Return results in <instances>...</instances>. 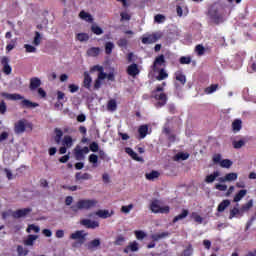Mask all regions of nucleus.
<instances>
[{"mask_svg": "<svg viewBox=\"0 0 256 256\" xmlns=\"http://www.w3.org/2000/svg\"><path fill=\"white\" fill-rule=\"evenodd\" d=\"M207 16L214 25L225 23V8L219 3H214L208 7Z\"/></svg>", "mask_w": 256, "mask_h": 256, "instance_id": "nucleus-1", "label": "nucleus"}, {"mask_svg": "<svg viewBox=\"0 0 256 256\" xmlns=\"http://www.w3.org/2000/svg\"><path fill=\"white\" fill-rule=\"evenodd\" d=\"M0 95L9 101H21L20 106L22 109H35V107H39V103L31 102V100L25 99L21 94H9L7 92H2Z\"/></svg>", "mask_w": 256, "mask_h": 256, "instance_id": "nucleus-2", "label": "nucleus"}, {"mask_svg": "<svg viewBox=\"0 0 256 256\" xmlns=\"http://www.w3.org/2000/svg\"><path fill=\"white\" fill-rule=\"evenodd\" d=\"M98 201L95 199H82L79 200L76 204L71 206V210L74 213H77L83 209L88 211L89 209H93V207L97 206Z\"/></svg>", "mask_w": 256, "mask_h": 256, "instance_id": "nucleus-3", "label": "nucleus"}, {"mask_svg": "<svg viewBox=\"0 0 256 256\" xmlns=\"http://www.w3.org/2000/svg\"><path fill=\"white\" fill-rule=\"evenodd\" d=\"M27 129L32 130L33 129V124L28 123L25 119L18 120L14 124V133L15 135H23Z\"/></svg>", "mask_w": 256, "mask_h": 256, "instance_id": "nucleus-4", "label": "nucleus"}, {"mask_svg": "<svg viewBox=\"0 0 256 256\" xmlns=\"http://www.w3.org/2000/svg\"><path fill=\"white\" fill-rule=\"evenodd\" d=\"M84 233L85 231L83 230H77L70 235L69 239L77 241L72 244V247H79V245H83V243H85V238L87 237V234Z\"/></svg>", "mask_w": 256, "mask_h": 256, "instance_id": "nucleus-5", "label": "nucleus"}, {"mask_svg": "<svg viewBox=\"0 0 256 256\" xmlns=\"http://www.w3.org/2000/svg\"><path fill=\"white\" fill-rule=\"evenodd\" d=\"M150 210L152 213H162V214H169V211H171V208L169 206H163L161 207L159 205V200L155 199L150 203Z\"/></svg>", "mask_w": 256, "mask_h": 256, "instance_id": "nucleus-6", "label": "nucleus"}, {"mask_svg": "<svg viewBox=\"0 0 256 256\" xmlns=\"http://www.w3.org/2000/svg\"><path fill=\"white\" fill-rule=\"evenodd\" d=\"M152 98L155 99V101H158L155 104V107H157V108L165 107L167 105V101L169 99L165 92H161L159 94H152Z\"/></svg>", "mask_w": 256, "mask_h": 256, "instance_id": "nucleus-7", "label": "nucleus"}, {"mask_svg": "<svg viewBox=\"0 0 256 256\" xmlns=\"http://www.w3.org/2000/svg\"><path fill=\"white\" fill-rule=\"evenodd\" d=\"M161 37V34H149L148 36L142 37V43L143 45H151L153 43H157L159 41V38Z\"/></svg>", "mask_w": 256, "mask_h": 256, "instance_id": "nucleus-8", "label": "nucleus"}, {"mask_svg": "<svg viewBox=\"0 0 256 256\" xmlns=\"http://www.w3.org/2000/svg\"><path fill=\"white\" fill-rule=\"evenodd\" d=\"M31 211H33L31 208L18 209L13 212L12 217H14V219H21V217H27Z\"/></svg>", "mask_w": 256, "mask_h": 256, "instance_id": "nucleus-9", "label": "nucleus"}, {"mask_svg": "<svg viewBox=\"0 0 256 256\" xmlns=\"http://www.w3.org/2000/svg\"><path fill=\"white\" fill-rule=\"evenodd\" d=\"M87 153H89V147L87 146H85L82 149H79V148L74 149V154L77 161H81V159H85V155H87Z\"/></svg>", "mask_w": 256, "mask_h": 256, "instance_id": "nucleus-10", "label": "nucleus"}, {"mask_svg": "<svg viewBox=\"0 0 256 256\" xmlns=\"http://www.w3.org/2000/svg\"><path fill=\"white\" fill-rule=\"evenodd\" d=\"M127 73L130 75V77H137L139 73H141V70H139V65L132 63L127 67Z\"/></svg>", "mask_w": 256, "mask_h": 256, "instance_id": "nucleus-11", "label": "nucleus"}, {"mask_svg": "<svg viewBox=\"0 0 256 256\" xmlns=\"http://www.w3.org/2000/svg\"><path fill=\"white\" fill-rule=\"evenodd\" d=\"M1 65H3V68H2L3 73H5V75H11V72L13 71V69L9 65V58L3 57L1 59Z\"/></svg>", "mask_w": 256, "mask_h": 256, "instance_id": "nucleus-12", "label": "nucleus"}, {"mask_svg": "<svg viewBox=\"0 0 256 256\" xmlns=\"http://www.w3.org/2000/svg\"><path fill=\"white\" fill-rule=\"evenodd\" d=\"M80 223L86 227V229H97V227H99V222L90 219H83Z\"/></svg>", "mask_w": 256, "mask_h": 256, "instance_id": "nucleus-13", "label": "nucleus"}, {"mask_svg": "<svg viewBox=\"0 0 256 256\" xmlns=\"http://www.w3.org/2000/svg\"><path fill=\"white\" fill-rule=\"evenodd\" d=\"M162 65H165V55H163V54H161L155 58L153 65H152L153 71H156L157 67H162Z\"/></svg>", "mask_w": 256, "mask_h": 256, "instance_id": "nucleus-14", "label": "nucleus"}, {"mask_svg": "<svg viewBox=\"0 0 256 256\" xmlns=\"http://www.w3.org/2000/svg\"><path fill=\"white\" fill-rule=\"evenodd\" d=\"M39 87H41V79H39L38 77L31 78L30 85H29L30 91H35L39 89Z\"/></svg>", "mask_w": 256, "mask_h": 256, "instance_id": "nucleus-15", "label": "nucleus"}, {"mask_svg": "<svg viewBox=\"0 0 256 256\" xmlns=\"http://www.w3.org/2000/svg\"><path fill=\"white\" fill-rule=\"evenodd\" d=\"M91 83H93V78L89 75V72H84V80H83V87L91 91Z\"/></svg>", "mask_w": 256, "mask_h": 256, "instance_id": "nucleus-16", "label": "nucleus"}, {"mask_svg": "<svg viewBox=\"0 0 256 256\" xmlns=\"http://www.w3.org/2000/svg\"><path fill=\"white\" fill-rule=\"evenodd\" d=\"M100 246H101V240L99 238H96L88 242L86 245L88 251H95V249H97V247H100Z\"/></svg>", "mask_w": 256, "mask_h": 256, "instance_id": "nucleus-17", "label": "nucleus"}, {"mask_svg": "<svg viewBox=\"0 0 256 256\" xmlns=\"http://www.w3.org/2000/svg\"><path fill=\"white\" fill-rule=\"evenodd\" d=\"M89 179H93V176H91L89 173L81 174V172H77L75 174L76 181H89Z\"/></svg>", "mask_w": 256, "mask_h": 256, "instance_id": "nucleus-18", "label": "nucleus"}, {"mask_svg": "<svg viewBox=\"0 0 256 256\" xmlns=\"http://www.w3.org/2000/svg\"><path fill=\"white\" fill-rule=\"evenodd\" d=\"M243 128V122L240 119H236L232 122V131L233 133H239Z\"/></svg>", "mask_w": 256, "mask_h": 256, "instance_id": "nucleus-19", "label": "nucleus"}, {"mask_svg": "<svg viewBox=\"0 0 256 256\" xmlns=\"http://www.w3.org/2000/svg\"><path fill=\"white\" fill-rule=\"evenodd\" d=\"M125 153H127V155H129L130 157H132V159L134 161H143V158L139 157V155L137 154V152L133 151L130 147H126L125 148Z\"/></svg>", "mask_w": 256, "mask_h": 256, "instance_id": "nucleus-20", "label": "nucleus"}, {"mask_svg": "<svg viewBox=\"0 0 256 256\" xmlns=\"http://www.w3.org/2000/svg\"><path fill=\"white\" fill-rule=\"evenodd\" d=\"M231 205V200L229 199H225L222 202H220V204L217 207V211L218 213H223V211H225V209H227V207H229Z\"/></svg>", "mask_w": 256, "mask_h": 256, "instance_id": "nucleus-21", "label": "nucleus"}, {"mask_svg": "<svg viewBox=\"0 0 256 256\" xmlns=\"http://www.w3.org/2000/svg\"><path fill=\"white\" fill-rule=\"evenodd\" d=\"M96 215L100 217V219H109L113 215V211L109 212V210H98Z\"/></svg>", "mask_w": 256, "mask_h": 256, "instance_id": "nucleus-22", "label": "nucleus"}, {"mask_svg": "<svg viewBox=\"0 0 256 256\" xmlns=\"http://www.w3.org/2000/svg\"><path fill=\"white\" fill-rule=\"evenodd\" d=\"M138 133L140 135V139H145L147 137V133H149V126L145 125H141L138 128Z\"/></svg>", "mask_w": 256, "mask_h": 256, "instance_id": "nucleus-23", "label": "nucleus"}, {"mask_svg": "<svg viewBox=\"0 0 256 256\" xmlns=\"http://www.w3.org/2000/svg\"><path fill=\"white\" fill-rule=\"evenodd\" d=\"M129 251H132L133 253H135V251H139V244L134 241L131 242L125 249H124V253H129Z\"/></svg>", "mask_w": 256, "mask_h": 256, "instance_id": "nucleus-24", "label": "nucleus"}, {"mask_svg": "<svg viewBox=\"0 0 256 256\" xmlns=\"http://www.w3.org/2000/svg\"><path fill=\"white\" fill-rule=\"evenodd\" d=\"M37 237V235L33 234L28 235V238L24 240V245H26L27 247H33V244L35 243V241H37Z\"/></svg>", "mask_w": 256, "mask_h": 256, "instance_id": "nucleus-25", "label": "nucleus"}, {"mask_svg": "<svg viewBox=\"0 0 256 256\" xmlns=\"http://www.w3.org/2000/svg\"><path fill=\"white\" fill-rule=\"evenodd\" d=\"M245 195H247V190L246 189L240 190L239 192H237L235 194L233 202L239 203V201H241V199H243V197H245Z\"/></svg>", "mask_w": 256, "mask_h": 256, "instance_id": "nucleus-26", "label": "nucleus"}, {"mask_svg": "<svg viewBox=\"0 0 256 256\" xmlns=\"http://www.w3.org/2000/svg\"><path fill=\"white\" fill-rule=\"evenodd\" d=\"M79 17L83 19V21H87V23H93V16L83 10L79 13Z\"/></svg>", "mask_w": 256, "mask_h": 256, "instance_id": "nucleus-27", "label": "nucleus"}, {"mask_svg": "<svg viewBox=\"0 0 256 256\" xmlns=\"http://www.w3.org/2000/svg\"><path fill=\"white\" fill-rule=\"evenodd\" d=\"M187 215H189V210L183 209L181 214L174 217L172 223H177V221H181V220L185 219L187 217Z\"/></svg>", "mask_w": 256, "mask_h": 256, "instance_id": "nucleus-28", "label": "nucleus"}, {"mask_svg": "<svg viewBox=\"0 0 256 256\" xmlns=\"http://www.w3.org/2000/svg\"><path fill=\"white\" fill-rule=\"evenodd\" d=\"M175 79H176V81H179V83H181V85H185V83H187V77H185L183 72H179V71L176 72Z\"/></svg>", "mask_w": 256, "mask_h": 256, "instance_id": "nucleus-29", "label": "nucleus"}, {"mask_svg": "<svg viewBox=\"0 0 256 256\" xmlns=\"http://www.w3.org/2000/svg\"><path fill=\"white\" fill-rule=\"evenodd\" d=\"M101 53V48L99 47H92L87 50V55L89 57H97Z\"/></svg>", "mask_w": 256, "mask_h": 256, "instance_id": "nucleus-30", "label": "nucleus"}, {"mask_svg": "<svg viewBox=\"0 0 256 256\" xmlns=\"http://www.w3.org/2000/svg\"><path fill=\"white\" fill-rule=\"evenodd\" d=\"M217 89H219V84H212L204 89V93L206 95H211V94L215 93V91H217Z\"/></svg>", "mask_w": 256, "mask_h": 256, "instance_id": "nucleus-31", "label": "nucleus"}, {"mask_svg": "<svg viewBox=\"0 0 256 256\" xmlns=\"http://www.w3.org/2000/svg\"><path fill=\"white\" fill-rule=\"evenodd\" d=\"M159 171L152 170L150 173H146L145 177L148 181H153L154 179H159Z\"/></svg>", "mask_w": 256, "mask_h": 256, "instance_id": "nucleus-32", "label": "nucleus"}, {"mask_svg": "<svg viewBox=\"0 0 256 256\" xmlns=\"http://www.w3.org/2000/svg\"><path fill=\"white\" fill-rule=\"evenodd\" d=\"M219 171H214L212 174L207 175L205 178V183H213L217 177H219Z\"/></svg>", "mask_w": 256, "mask_h": 256, "instance_id": "nucleus-33", "label": "nucleus"}, {"mask_svg": "<svg viewBox=\"0 0 256 256\" xmlns=\"http://www.w3.org/2000/svg\"><path fill=\"white\" fill-rule=\"evenodd\" d=\"M62 145H64V147H67L68 149L73 147V138L69 135L64 136Z\"/></svg>", "mask_w": 256, "mask_h": 256, "instance_id": "nucleus-34", "label": "nucleus"}, {"mask_svg": "<svg viewBox=\"0 0 256 256\" xmlns=\"http://www.w3.org/2000/svg\"><path fill=\"white\" fill-rule=\"evenodd\" d=\"M165 237H169V232H162V233H159V234H153L151 236V239L153 241H161V239H165Z\"/></svg>", "mask_w": 256, "mask_h": 256, "instance_id": "nucleus-35", "label": "nucleus"}, {"mask_svg": "<svg viewBox=\"0 0 256 256\" xmlns=\"http://www.w3.org/2000/svg\"><path fill=\"white\" fill-rule=\"evenodd\" d=\"M108 111H117V100L110 99L107 103Z\"/></svg>", "mask_w": 256, "mask_h": 256, "instance_id": "nucleus-36", "label": "nucleus"}, {"mask_svg": "<svg viewBox=\"0 0 256 256\" xmlns=\"http://www.w3.org/2000/svg\"><path fill=\"white\" fill-rule=\"evenodd\" d=\"M237 215H243V212L241 211V208L234 207L230 210L229 219H234V217H237Z\"/></svg>", "mask_w": 256, "mask_h": 256, "instance_id": "nucleus-37", "label": "nucleus"}, {"mask_svg": "<svg viewBox=\"0 0 256 256\" xmlns=\"http://www.w3.org/2000/svg\"><path fill=\"white\" fill-rule=\"evenodd\" d=\"M169 77V74L165 71V69H160L158 72V76H156L157 81H164V79H167Z\"/></svg>", "mask_w": 256, "mask_h": 256, "instance_id": "nucleus-38", "label": "nucleus"}, {"mask_svg": "<svg viewBox=\"0 0 256 256\" xmlns=\"http://www.w3.org/2000/svg\"><path fill=\"white\" fill-rule=\"evenodd\" d=\"M253 207V200H249L246 204H243L240 208L242 215L244 213H247V211H249V209H251Z\"/></svg>", "mask_w": 256, "mask_h": 256, "instance_id": "nucleus-39", "label": "nucleus"}, {"mask_svg": "<svg viewBox=\"0 0 256 256\" xmlns=\"http://www.w3.org/2000/svg\"><path fill=\"white\" fill-rule=\"evenodd\" d=\"M232 166H233V161L229 159H223L220 162V167H222L223 169H231Z\"/></svg>", "mask_w": 256, "mask_h": 256, "instance_id": "nucleus-40", "label": "nucleus"}, {"mask_svg": "<svg viewBox=\"0 0 256 256\" xmlns=\"http://www.w3.org/2000/svg\"><path fill=\"white\" fill-rule=\"evenodd\" d=\"M54 132H55V134H56V136H55V142L57 143V144H59V143H61V139H62V137H63V130L62 129H59V128H55V130H54Z\"/></svg>", "mask_w": 256, "mask_h": 256, "instance_id": "nucleus-41", "label": "nucleus"}, {"mask_svg": "<svg viewBox=\"0 0 256 256\" xmlns=\"http://www.w3.org/2000/svg\"><path fill=\"white\" fill-rule=\"evenodd\" d=\"M113 49H115V44H113V42H106L105 44L106 55H111V53H113Z\"/></svg>", "mask_w": 256, "mask_h": 256, "instance_id": "nucleus-42", "label": "nucleus"}, {"mask_svg": "<svg viewBox=\"0 0 256 256\" xmlns=\"http://www.w3.org/2000/svg\"><path fill=\"white\" fill-rule=\"evenodd\" d=\"M176 161H187L189 159V153L180 152L175 156Z\"/></svg>", "mask_w": 256, "mask_h": 256, "instance_id": "nucleus-43", "label": "nucleus"}, {"mask_svg": "<svg viewBox=\"0 0 256 256\" xmlns=\"http://www.w3.org/2000/svg\"><path fill=\"white\" fill-rule=\"evenodd\" d=\"M77 41H80V43H83L85 41H89V34L87 33H78L76 35Z\"/></svg>", "mask_w": 256, "mask_h": 256, "instance_id": "nucleus-44", "label": "nucleus"}, {"mask_svg": "<svg viewBox=\"0 0 256 256\" xmlns=\"http://www.w3.org/2000/svg\"><path fill=\"white\" fill-rule=\"evenodd\" d=\"M195 53H197L198 57L205 55V47L203 46V44L196 45Z\"/></svg>", "mask_w": 256, "mask_h": 256, "instance_id": "nucleus-45", "label": "nucleus"}, {"mask_svg": "<svg viewBox=\"0 0 256 256\" xmlns=\"http://www.w3.org/2000/svg\"><path fill=\"white\" fill-rule=\"evenodd\" d=\"M18 256H27L29 255V250L24 248L22 245L17 246Z\"/></svg>", "mask_w": 256, "mask_h": 256, "instance_id": "nucleus-46", "label": "nucleus"}, {"mask_svg": "<svg viewBox=\"0 0 256 256\" xmlns=\"http://www.w3.org/2000/svg\"><path fill=\"white\" fill-rule=\"evenodd\" d=\"M91 31L94 35H103V28L99 27L97 24L91 26Z\"/></svg>", "mask_w": 256, "mask_h": 256, "instance_id": "nucleus-47", "label": "nucleus"}, {"mask_svg": "<svg viewBox=\"0 0 256 256\" xmlns=\"http://www.w3.org/2000/svg\"><path fill=\"white\" fill-rule=\"evenodd\" d=\"M89 163H92L93 167H97L99 156L97 154H91L88 158Z\"/></svg>", "mask_w": 256, "mask_h": 256, "instance_id": "nucleus-48", "label": "nucleus"}, {"mask_svg": "<svg viewBox=\"0 0 256 256\" xmlns=\"http://www.w3.org/2000/svg\"><path fill=\"white\" fill-rule=\"evenodd\" d=\"M43 38L41 37V33L39 32H35V37H34V40H33V45H35V47H39V45H41V40Z\"/></svg>", "mask_w": 256, "mask_h": 256, "instance_id": "nucleus-49", "label": "nucleus"}, {"mask_svg": "<svg viewBox=\"0 0 256 256\" xmlns=\"http://www.w3.org/2000/svg\"><path fill=\"white\" fill-rule=\"evenodd\" d=\"M237 177H238V174L235 172L228 173L226 174V181L227 182L237 181Z\"/></svg>", "mask_w": 256, "mask_h": 256, "instance_id": "nucleus-50", "label": "nucleus"}, {"mask_svg": "<svg viewBox=\"0 0 256 256\" xmlns=\"http://www.w3.org/2000/svg\"><path fill=\"white\" fill-rule=\"evenodd\" d=\"M134 234L138 240H143L147 237V234L143 230H136Z\"/></svg>", "mask_w": 256, "mask_h": 256, "instance_id": "nucleus-51", "label": "nucleus"}, {"mask_svg": "<svg viewBox=\"0 0 256 256\" xmlns=\"http://www.w3.org/2000/svg\"><path fill=\"white\" fill-rule=\"evenodd\" d=\"M193 255V246L191 244L182 252L180 256H191Z\"/></svg>", "mask_w": 256, "mask_h": 256, "instance_id": "nucleus-52", "label": "nucleus"}, {"mask_svg": "<svg viewBox=\"0 0 256 256\" xmlns=\"http://www.w3.org/2000/svg\"><path fill=\"white\" fill-rule=\"evenodd\" d=\"M24 49L26 50V53H37V48L31 44H25Z\"/></svg>", "mask_w": 256, "mask_h": 256, "instance_id": "nucleus-53", "label": "nucleus"}, {"mask_svg": "<svg viewBox=\"0 0 256 256\" xmlns=\"http://www.w3.org/2000/svg\"><path fill=\"white\" fill-rule=\"evenodd\" d=\"M232 145H233L234 149H241V147H245V142H244V140L233 141Z\"/></svg>", "mask_w": 256, "mask_h": 256, "instance_id": "nucleus-54", "label": "nucleus"}, {"mask_svg": "<svg viewBox=\"0 0 256 256\" xmlns=\"http://www.w3.org/2000/svg\"><path fill=\"white\" fill-rule=\"evenodd\" d=\"M26 231L27 233H30L31 231H34V233H39L41 229L39 228V226H36L35 224H30Z\"/></svg>", "mask_w": 256, "mask_h": 256, "instance_id": "nucleus-55", "label": "nucleus"}, {"mask_svg": "<svg viewBox=\"0 0 256 256\" xmlns=\"http://www.w3.org/2000/svg\"><path fill=\"white\" fill-rule=\"evenodd\" d=\"M7 113V103H5V100H2L0 102V115H5Z\"/></svg>", "mask_w": 256, "mask_h": 256, "instance_id": "nucleus-56", "label": "nucleus"}, {"mask_svg": "<svg viewBox=\"0 0 256 256\" xmlns=\"http://www.w3.org/2000/svg\"><path fill=\"white\" fill-rule=\"evenodd\" d=\"M89 149H90V151H92V153H97V152H99V144L97 142H92L89 145Z\"/></svg>", "mask_w": 256, "mask_h": 256, "instance_id": "nucleus-57", "label": "nucleus"}, {"mask_svg": "<svg viewBox=\"0 0 256 256\" xmlns=\"http://www.w3.org/2000/svg\"><path fill=\"white\" fill-rule=\"evenodd\" d=\"M133 207V204H129L128 206H122L121 212L127 215L128 213H131V209H133Z\"/></svg>", "mask_w": 256, "mask_h": 256, "instance_id": "nucleus-58", "label": "nucleus"}, {"mask_svg": "<svg viewBox=\"0 0 256 256\" xmlns=\"http://www.w3.org/2000/svg\"><path fill=\"white\" fill-rule=\"evenodd\" d=\"M128 44H129V42L127 41L126 38H120V39L117 41L118 47H127Z\"/></svg>", "mask_w": 256, "mask_h": 256, "instance_id": "nucleus-59", "label": "nucleus"}, {"mask_svg": "<svg viewBox=\"0 0 256 256\" xmlns=\"http://www.w3.org/2000/svg\"><path fill=\"white\" fill-rule=\"evenodd\" d=\"M165 88L161 85L156 86V88L152 91V95H157L159 93H164Z\"/></svg>", "mask_w": 256, "mask_h": 256, "instance_id": "nucleus-60", "label": "nucleus"}, {"mask_svg": "<svg viewBox=\"0 0 256 256\" xmlns=\"http://www.w3.org/2000/svg\"><path fill=\"white\" fill-rule=\"evenodd\" d=\"M180 63L181 65H189V63H191V57L182 56L180 58Z\"/></svg>", "mask_w": 256, "mask_h": 256, "instance_id": "nucleus-61", "label": "nucleus"}, {"mask_svg": "<svg viewBox=\"0 0 256 256\" xmlns=\"http://www.w3.org/2000/svg\"><path fill=\"white\" fill-rule=\"evenodd\" d=\"M154 21L155 23H163V21H165V16L163 14H157L154 17Z\"/></svg>", "mask_w": 256, "mask_h": 256, "instance_id": "nucleus-62", "label": "nucleus"}, {"mask_svg": "<svg viewBox=\"0 0 256 256\" xmlns=\"http://www.w3.org/2000/svg\"><path fill=\"white\" fill-rule=\"evenodd\" d=\"M57 100L58 101H63V103H65L67 101V98H65V93L58 91L57 92Z\"/></svg>", "mask_w": 256, "mask_h": 256, "instance_id": "nucleus-63", "label": "nucleus"}, {"mask_svg": "<svg viewBox=\"0 0 256 256\" xmlns=\"http://www.w3.org/2000/svg\"><path fill=\"white\" fill-rule=\"evenodd\" d=\"M125 243V237L118 236L114 242V245H123Z\"/></svg>", "mask_w": 256, "mask_h": 256, "instance_id": "nucleus-64", "label": "nucleus"}]
</instances>
